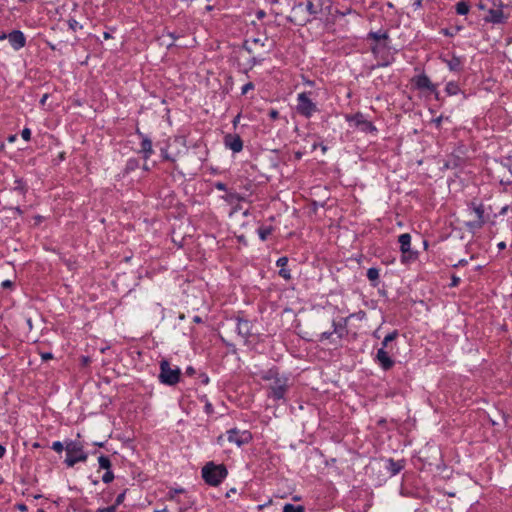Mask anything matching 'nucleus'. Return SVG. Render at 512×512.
<instances>
[{
  "instance_id": "1",
  "label": "nucleus",
  "mask_w": 512,
  "mask_h": 512,
  "mask_svg": "<svg viewBox=\"0 0 512 512\" xmlns=\"http://www.w3.org/2000/svg\"><path fill=\"white\" fill-rule=\"evenodd\" d=\"M261 378L269 382L268 397L274 400H285V395L289 389V377L280 374L277 369H269L264 372Z\"/></svg>"
},
{
  "instance_id": "2",
  "label": "nucleus",
  "mask_w": 512,
  "mask_h": 512,
  "mask_svg": "<svg viewBox=\"0 0 512 512\" xmlns=\"http://www.w3.org/2000/svg\"><path fill=\"white\" fill-rule=\"evenodd\" d=\"M227 469L223 464L208 462L202 468V478L210 486H218L227 476Z\"/></svg>"
},
{
  "instance_id": "3",
  "label": "nucleus",
  "mask_w": 512,
  "mask_h": 512,
  "mask_svg": "<svg viewBox=\"0 0 512 512\" xmlns=\"http://www.w3.org/2000/svg\"><path fill=\"white\" fill-rule=\"evenodd\" d=\"M65 463L68 467H73L78 462H85L88 458L83 449V445L78 441H70L65 446Z\"/></svg>"
},
{
  "instance_id": "4",
  "label": "nucleus",
  "mask_w": 512,
  "mask_h": 512,
  "mask_svg": "<svg viewBox=\"0 0 512 512\" xmlns=\"http://www.w3.org/2000/svg\"><path fill=\"white\" fill-rule=\"evenodd\" d=\"M181 370L179 367L172 368L170 363L163 359L160 361L159 380L169 386L177 384L180 380Z\"/></svg>"
},
{
  "instance_id": "5",
  "label": "nucleus",
  "mask_w": 512,
  "mask_h": 512,
  "mask_svg": "<svg viewBox=\"0 0 512 512\" xmlns=\"http://www.w3.org/2000/svg\"><path fill=\"white\" fill-rule=\"evenodd\" d=\"M309 95L310 93L307 92H302L297 95L296 110L305 118H311L313 114L318 111L316 103L310 99Z\"/></svg>"
},
{
  "instance_id": "6",
  "label": "nucleus",
  "mask_w": 512,
  "mask_h": 512,
  "mask_svg": "<svg viewBox=\"0 0 512 512\" xmlns=\"http://www.w3.org/2000/svg\"><path fill=\"white\" fill-rule=\"evenodd\" d=\"M400 250L402 253L401 262L406 264L416 259L417 254L411 250V236L408 233L401 234L398 237Z\"/></svg>"
},
{
  "instance_id": "7",
  "label": "nucleus",
  "mask_w": 512,
  "mask_h": 512,
  "mask_svg": "<svg viewBox=\"0 0 512 512\" xmlns=\"http://www.w3.org/2000/svg\"><path fill=\"white\" fill-rule=\"evenodd\" d=\"M346 121L351 125L362 132H374L376 131V127L367 119H365L362 113H356L354 115H347Z\"/></svg>"
},
{
  "instance_id": "8",
  "label": "nucleus",
  "mask_w": 512,
  "mask_h": 512,
  "mask_svg": "<svg viewBox=\"0 0 512 512\" xmlns=\"http://www.w3.org/2000/svg\"><path fill=\"white\" fill-rule=\"evenodd\" d=\"M226 434L228 442L236 444L239 447L247 444L252 439L251 433L247 430L241 431L234 428L228 430Z\"/></svg>"
},
{
  "instance_id": "9",
  "label": "nucleus",
  "mask_w": 512,
  "mask_h": 512,
  "mask_svg": "<svg viewBox=\"0 0 512 512\" xmlns=\"http://www.w3.org/2000/svg\"><path fill=\"white\" fill-rule=\"evenodd\" d=\"M7 39L15 51H19L26 45V37L20 30H13L7 34Z\"/></svg>"
},
{
  "instance_id": "10",
  "label": "nucleus",
  "mask_w": 512,
  "mask_h": 512,
  "mask_svg": "<svg viewBox=\"0 0 512 512\" xmlns=\"http://www.w3.org/2000/svg\"><path fill=\"white\" fill-rule=\"evenodd\" d=\"M224 145L226 148L238 153L243 149V141L237 134H227L224 137Z\"/></svg>"
},
{
  "instance_id": "11",
  "label": "nucleus",
  "mask_w": 512,
  "mask_h": 512,
  "mask_svg": "<svg viewBox=\"0 0 512 512\" xmlns=\"http://www.w3.org/2000/svg\"><path fill=\"white\" fill-rule=\"evenodd\" d=\"M375 360L383 370H389L394 366V361L383 348L378 349Z\"/></svg>"
},
{
  "instance_id": "12",
  "label": "nucleus",
  "mask_w": 512,
  "mask_h": 512,
  "mask_svg": "<svg viewBox=\"0 0 512 512\" xmlns=\"http://www.w3.org/2000/svg\"><path fill=\"white\" fill-rule=\"evenodd\" d=\"M137 134L141 137L140 152L143 153L144 159L148 160L154 152L152 148V141L148 136L144 135L140 131H137Z\"/></svg>"
},
{
  "instance_id": "13",
  "label": "nucleus",
  "mask_w": 512,
  "mask_h": 512,
  "mask_svg": "<svg viewBox=\"0 0 512 512\" xmlns=\"http://www.w3.org/2000/svg\"><path fill=\"white\" fill-rule=\"evenodd\" d=\"M503 10L501 8H492L488 10L485 21L493 24H500L505 21Z\"/></svg>"
},
{
  "instance_id": "14",
  "label": "nucleus",
  "mask_w": 512,
  "mask_h": 512,
  "mask_svg": "<svg viewBox=\"0 0 512 512\" xmlns=\"http://www.w3.org/2000/svg\"><path fill=\"white\" fill-rule=\"evenodd\" d=\"M415 86L420 90H429L434 91L435 85L432 84L429 77L425 74H421L415 77L414 79Z\"/></svg>"
},
{
  "instance_id": "15",
  "label": "nucleus",
  "mask_w": 512,
  "mask_h": 512,
  "mask_svg": "<svg viewBox=\"0 0 512 512\" xmlns=\"http://www.w3.org/2000/svg\"><path fill=\"white\" fill-rule=\"evenodd\" d=\"M251 322L244 319H237L236 331L242 338L247 339L251 334Z\"/></svg>"
},
{
  "instance_id": "16",
  "label": "nucleus",
  "mask_w": 512,
  "mask_h": 512,
  "mask_svg": "<svg viewBox=\"0 0 512 512\" xmlns=\"http://www.w3.org/2000/svg\"><path fill=\"white\" fill-rule=\"evenodd\" d=\"M288 263V258L287 257H280L277 261H276V265L278 267H280V271H279V275L286 279V280H289L291 278V275H290V272L288 269L285 268V266L287 265Z\"/></svg>"
},
{
  "instance_id": "17",
  "label": "nucleus",
  "mask_w": 512,
  "mask_h": 512,
  "mask_svg": "<svg viewBox=\"0 0 512 512\" xmlns=\"http://www.w3.org/2000/svg\"><path fill=\"white\" fill-rule=\"evenodd\" d=\"M451 71H459L462 67V60L458 56H452L451 59L443 60Z\"/></svg>"
},
{
  "instance_id": "18",
  "label": "nucleus",
  "mask_w": 512,
  "mask_h": 512,
  "mask_svg": "<svg viewBox=\"0 0 512 512\" xmlns=\"http://www.w3.org/2000/svg\"><path fill=\"white\" fill-rule=\"evenodd\" d=\"M469 209L471 210V213L474 214L475 219L484 220V208H483V205L472 203L471 206L469 207Z\"/></svg>"
},
{
  "instance_id": "19",
  "label": "nucleus",
  "mask_w": 512,
  "mask_h": 512,
  "mask_svg": "<svg viewBox=\"0 0 512 512\" xmlns=\"http://www.w3.org/2000/svg\"><path fill=\"white\" fill-rule=\"evenodd\" d=\"M403 464L399 461H394L393 459L388 460L387 468L391 472L392 475L398 474L403 469Z\"/></svg>"
},
{
  "instance_id": "20",
  "label": "nucleus",
  "mask_w": 512,
  "mask_h": 512,
  "mask_svg": "<svg viewBox=\"0 0 512 512\" xmlns=\"http://www.w3.org/2000/svg\"><path fill=\"white\" fill-rule=\"evenodd\" d=\"M257 232H258L259 238L262 241H265L271 235L272 227H270V226H262V227L258 228Z\"/></svg>"
},
{
  "instance_id": "21",
  "label": "nucleus",
  "mask_w": 512,
  "mask_h": 512,
  "mask_svg": "<svg viewBox=\"0 0 512 512\" xmlns=\"http://www.w3.org/2000/svg\"><path fill=\"white\" fill-rule=\"evenodd\" d=\"M367 278L373 282V286L377 285V280L379 279V269L371 267L367 270Z\"/></svg>"
},
{
  "instance_id": "22",
  "label": "nucleus",
  "mask_w": 512,
  "mask_h": 512,
  "mask_svg": "<svg viewBox=\"0 0 512 512\" xmlns=\"http://www.w3.org/2000/svg\"><path fill=\"white\" fill-rule=\"evenodd\" d=\"M398 337V331L394 330L393 332L386 335L382 341V347L383 349H386L388 347V344L395 340Z\"/></svg>"
},
{
  "instance_id": "23",
  "label": "nucleus",
  "mask_w": 512,
  "mask_h": 512,
  "mask_svg": "<svg viewBox=\"0 0 512 512\" xmlns=\"http://www.w3.org/2000/svg\"><path fill=\"white\" fill-rule=\"evenodd\" d=\"M305 508L302 505H293L287 503L283 507V512H304Z\"/></svg>"
},
{
  "instance_id": "24",
  "label": "nucleus",
  "mask_w": 512,
  "mask_h": 512,
  "mask_svg": "<svg viewBox=\"0 0 512 512\" xmlns=\"http://www.w3.org/2000/svg\"><path fill=\"white\" fill-rule=\"evenodd\" d=\"M369 38H372L374 41H380V40H386L388 38V34L384 31H376V32H370Z\"/></svg>"
},
{
  "instance_id": "25",
  "label": "nucleus",
  "mask_w": 512,
  "mask_h": 512,
  "mask_svg": "<svg viewBox=\"0 0 512 512\" xmlns=\"http://www.w3.org/2000/svg\"><path fill=\"white\" fill-rule=\"evenodd\" d=\"M98 463L101 469L110 470L111 468V461L107 456L101 455L98 458Z\"/></svg>"
},
{
  "instance_id": "26",
  "label": "nucleus",
  "mask_w": 512,
  "mask_h": 512,
  "mask_svg": "<svg viewBox=\"0 0 512 512\" xmlns=\"http://www.w3.org/2000/svg\"><path fill=\"white\" fill-rule=\"evenodd\" d=\"M456 12L459 15H466L469 12V6L467 3L460 1L456 4Z\"/></svg>"
},
{
  "instance_id": "27",
  "label": "nucleus",
  "mask_w": 512,
  "mask_h": 512,
  "mask_svg": "<svg viewBox=\"0 0 512 512\" xmlns=\"http://www.w3.org/2000/svg\"><path fill=\"white\" fill-rule=\"evenodd\" d=\"M485 221L484 220H478V219H475L473 221H469L467 222L466 226L470 229V230H475V229H479L481 228L483 225H484Z\"/></svg>"
},
{
  "instance_id": "28",
  "label": "nucleus",
  "mask_w": 512,
  "mask_h": 512,
  "mask_svg": "<svg viewBox=\"0 0 512 512\" xmlns=\"http://www.w3.org/2000/svg\"><path fill=\"white\" fill-rule=\"evenodd\" d=\"M333 327H334V329H333L332 332H323V333H321L320 338H319L320 341L329 339L333 333H338V328L340 326L338 324H336L335 322H333Z\"/></svg>"
},
{
  "instance_id": "29",
  "label": "nucleus",
  "mask_w": 512,
  "mask_h": 512,
  "mask_svg": "<svg viewBox=\"0 0 512 512\" xmlns=\"http://www.w3.org/2000/svg\"><path fill=\"white\" fill-rule=\"evenodd\" d=\"M184 492V489L182 488H179V489H170L167 493V499L168 500H171V501H175L176 500V496L177 494L179 493H183Z\"/></svg>"
},
{
  "instance_id": "30",
  "label": "nucleus",
  "mask_w": 512,
  "mask_h": 512,
  "mask_svg": "<svg viewBox=\"0 0 512 512\" xmlns=\"http://www.w3.org/2000/svg\"><path fill=\"white\" fill-rule=\"evenodd\" d=\"M458 90H459V88H458L456 83H454V82L447 83L446 91H447L448 94L455 95V94L458 93Z\"/></svg>"
},
{
  "instance_id": "31",
  "label": "nucleus",
  "mask_w": 512,
  "mask_h": 512,
  "mask_svg": "<svg viewBox=\"0 0 512 512\" xmlns=\"http://www.w3.org/2000/svg\"><path fill=\"white\" fill-rule=\"evenodd\" d=\"M114 479V474L111 470H106V472L104 473V475L102 476V481L104 483H110L112 482Z\"/></svg>"
},
{
  "instance_id": "32",
  "label": "nucleus",
  "mask_w": 512,
  "mask_h": 512,
  "mask_svg": "<svg viewBox=\"0 0 512 512\" xmlns=\"http://www.w3.org/2000/svg\"><path fill=\"white\" fill-rule=\"evenodd\" d=\"M125 495H126V490H125V491H123L122 493H120V494L116 497L115 502H114V504H113L112 506H115V508L117 509V508H118V506H120V505L124 502V500H125Z\"/></svg>"
},
{
  "instance_id": "33",
  "label": "nucleus",
  "mask_w": 512,
  "mask_h": 512,
  "mask_svg": "<svg viewBox=\"0 0 512 512\" xmlns=\"http://www.w3.org/2000/svg\"><path fill=\"white\" fill-rule=\"evenodd\" d=\"M68 25H69V28L72 30V31H76L80 28H82V26L80 25V23L75 20V19H69L68 20Z\"/></svg>"
},
{
  "instance_id": "34",
  "label": "nucleus",
  "mask_w": 512,
  "mask_h": 512,
  "mask_svg": "<svg viewBox=\"0 0 512 512\" xmlns=\"http://www.w3.org/2000/svg\"><path fill=\"white\" fill-rule=\"evenodd\" d=\"M52 449L58 453L62 452L64 449V445L60 441H55L52 444Z\"/></svg>"
},
{
  "instance_id": "35",
  "label": "nucleus",
  "mask_w": 512,
  "mask_h": 512,
  "mask_svg": "<svg viewBox=\"0 0 512 512\" xmlns=\"http://www.w3.org/2000/svg\"><path fill=\"white\" fill-rule=\"evenodd\" d=\"M161 156L164 160L172 161V162L175 161V159L170 156V154L168 153V150L166 148H161Z\"/></svg>"
},
{
  "instance_id": "36",
  "label": "nucleus",
  "mask_w": 512,
  "mask_h": 512,
  "mask_svg": "<svg viewBox=\"0 0 512 512\" xmlns=\"http://www.w3.org/2000/svg\"><path fill=\"white\" fill-rule=\"evenodd\" d=\"M253 89H254V84H253L252 82H248V83H246V84L242 87V89H241V93H242V95H245V94H247V93H248V91L253 90Z\"/></svg>"
},
{
  "instance_id": "37",
  "label": "nucleus",
  "mask_w": 512,
  "mask_h": 512,
  "mask_svg": "<svg viewBox=\"0 0 512 512\" xmlns=\"http://www.w3.org/2000/svg\"><path fill=\"white\" fill-rule=\"evenodd\" d=\"M21 136L25 141H29L31 139V130L29 128H24L21 132Z\"/></svg>"
},
{
  "instance_id": "38",
  "label": "nucleus",
  "mask_w": 512,
  "mask_h": 512,
  "mask_svg": "<svg viewBox=\"0 0 512 512\" xmlns=\"http://www.w3.org/2000/svg\"><path fill=\"white\" fill-rule=\"evenodd\" d=\"M116 510L115 506L111 505L104 508H98L95 512H116Z\"/></svg>"
},
{
  "instance_id": "39",
  "label": "nucleus",
  "mask_w": 512,
  "mask_h": 512,
  "mask_svg": "<svg viewBox=\"0 0 512 512\" xmlns=\"http://www.w3.org/2000/svg\"><path fill=\"white\" fill-rule=\"evenodd\" d=\"M40 356L43 361H48L53 358V355L50 352H42Z\"/></svg>"
},
{
  "instance_id": "40",
  "label": "nucleus",
  "mask_w": 512,
  "mask_h": 512,
  "mask_svg": "<svg viewBox=\"0 0 512 512\" xmlns=\"http://www.w3.org/2000/svg\"><path fill=\"white\" fill-rule=\"evenodd\" d=\"M215 188L219 191H226L227 190V186L225 183L223 182H216L215 183Z\"/></svg>"
},
{
  "instance_id": "41",
  "label": "nucleus",
  "mask_w": 512,
  "mask_h": 512,
  "mask_svg": "<svg viewBox=\"0 0 512 512\" xmlns=\"http://www.w3.org/2000/svg\"><path fill=\"white\" fill-rule=\"evenodd\" d=\"M269 117L273 120H276L279 117V112L276 109H271L269 111Z\"/></svg>"
},
{
  "instance_id": "42",
  "label": "nucleus",
  "mask_w": 512,
  "mask_h": 512,
  "mask_svg": "<svg viewBox=\"0 0 512 512\" xmlns=\"http://www.w3.org/2000/svg\"><path fill=\"white\" fill-rule=\"evenodd\" d=\"M442 120H443V116H439V117H437V118H435V119L433 120V123L435 124V126H436L437 128H439V127H440V125H441Z\"/></svg>"
},
{
  "instance_id": "43",
  "label": "nucleus",
  "mask_w": 512,
  "mask_h": 512,
  "mask_svg": "<svg viewBox=\"0 0 512 512\" xmlns=\"http://www.w3.org/2000/svg\"><path fill=\"white\" fill-rule=\"evenodd\" d=\"M272 503V499H269L266 503L258 505V510H263L265 507L269 506Z\"/></svg>"
},
{
  "instance_id": "44",
  "label": "nucleus",
  "mask_w": 512,
  "mask_h": 512,
  "mask_svg": "<svg viewBox=\"0 0 512 512\" xmlns=\"http://www.w3.org/2000/svg\"><path fill=\"white\" fill-rule=\"evenodd\" d=\"M185 373L187 375L191 376V375H193L195 373V369L193 367L189 366V367L186 368Z\"/></svg>"
},
{
  "instance_id": "45",
  "label": "nucleus",
  "mask_w": 512,
  "mask_h": 512,
  "mask_svg": "<svg viewBox=\"0 0 512 512\" xmlns=\"http://www.w3.org/2000/svg\"><path fill=\"white\" fill-rule=\"evenodd\" d=\"M12 286V282L10 280H5L2 282V287L9 288Z\"/></svg>"
},
{
  "instance_id": "46",
  "label": "nucleus",
  "mask_w": 512,
  "mask_h": 512,
  "mask_svg": "<svg viewBox=\"0 0 512 512\" xmlns=\"http://www.w3.org/2000/svg\"><path fill=\"white\" fill-rule=\"evenodd\" d=\"M413 7L415 10L419 9L421 7V0H415L413 3Z\"/></svg>"
},
{
  "instance_id": "47",
  "label": "nucleus",
  "mask_w": 512,
  "mask_h": 512,
  "mask_svg": "<svg viewBox=\"0 0 512 512\" xmlns=\"http://www.w3.org/2000/svg\"><path fill=\"white\" fill-rule=\"evenodd\" d=\"M252 42H253L254 44H260L261 46H264V43H263V42H261V39H259V38H254V39H252Z\"/></svg>"
},
{
  "instance_id": "48",
  "label": "nucleus",
  "mask_w": 512,
  "mask_h": 512,
  "mask_svg": "<svg viewBox=\"0 0 512 512\" xmlns=\"http://www.w3.org/2000/svg\"><path fill=\"white\" fill-rule=\"evenodd\" d=\"M459 282V278L458 277H453L452 278V283H451V286H456Z\"/></svg>"
},
{
  "instance_id": "49",
  "label": "nucleus",
  "mask_w": 512,
  "mask_h": 512,
  "mask_svg": "<svg viewBox=\"0 0 512 512\" xmlns=\"http://www.w3.org/2000/svg\"><path fill=\"white\" fill-rule=\"evenodd\" d=\"M313 7H314L313 3L312 2H308L307 9L310 11V13H313Z\"/></svg>"
},
{
  "instance_id": "50",
  "label": "nucleus",
  "mask_w": 512,
  "mask_h": 512,
  "mask_svg": "<svg viewBox=\"0 0 512 512\" xmlns=\"http://www.w3.org/2000/svg\"><path fill=\"white\" fill-rule=\"evenodd\" d=\"M234 493H236V489H235V488H231V489L226 493V496H227V497H230V496H231V494H234Z\"/></svg>"
},
{
  "instance_id": "51",
  "label": "nucleus",
  "mask_w": 512,
  "mask_h": 512,
  "mask_svg": "<svg viewBox=\"0 0 512 512\" xmlns=\"http://www.w3.org/2000/svg\"><path fill=\"white\" fill-rule=\"evenodd\" d=\"M4 454H5V448L2 445H0V458H2L4 456Z\"/></svg>"
},
{
  "instance_id": "52",
  "label": "nucleus",
  "mask_w": 512,
  "mask_h": 512,
  "mask_svg": "<svg viewBox=\"0 0 512 512\" xmlns=\"http://www.w3.org/2000/svg\"><path fill=\"white\" fill-rule=\"evenodd\" d=\"M18 508H19V510H21V511H26V510H27V507H26V505H24V504H19V505H18Z\"/></svg>"
},
{
  "instance_id": "53",
  "label": "nucleus",
  "mask_w": 512,
  "mask_h": 512,
  "mask_svg": "<svg viewBox=\"0 0 512 512\" xmlns=\"http://www.w3.org/2000/svg\"><path fill=\"white\" fill-rule=\"evenodd\" d=\"M154 512H168V508L164 507L162 509H156V510H154Z\"/></svg>"
},
{
  "instance_id": "54",
  "label": "nucleus",
  "mask_w": 512,
  "mask_h": 512,
  "mask_svg": "<svg viewBox=\"0 0 512 512\" xmlns=\"http://www.w3.org/2000/svg\"><path fill=\"white\" fill-rule=\"evenodd\" d=\"M505 247H506L505 242H500V243H498V248H499V249H504Z\"/></svg>"
},
{
  "instance_id": "55",
  "label": "nucleus",
  "mask_w": 512,
  "mask_h": 512,
  "mask_svg": "<svg viewBox=\"0 0 512 512\" xmlns=\"http://www.w3.org/2000/svg\"><path fill=\"white\" fill-rule=\"evenodd\" d=\"M223 440H224V436H223V435H220V436L218 437V443H219L220 445H222Z\"/></svg>"
},
{
  "instance_id": "56",
  "label": "nucleus",
  "mask_w": 512,
  "mask_h": 512,
  "mask_svg": "<svg viewBox=\"0 0 512 512\" xmlns=\"http://www.w3.org/2000/svg\"><path fill=\"white\" fill-rule=\"evenodd\" d=\"M47 97H48V95H47V94L43 95V97H42V99H41L40 103H41V104H44V103H45V101H46V99H47Z\"/></svg>"
},
{
  "instance_id": "57",
  "label": "nucleus",
  "mask_w": 512,
  "mask_h": 512,
  "mask_svg": "<svg viewBox=\"0 0 512 512\" xmlns=\"http://www.w3.org/2000/svg\"><path fill=\"white\" fill-rule=\"evenodd\" d=\"M193 320L196 323H200L201 322V318L199 316H195Z\"/></svg>"
},
{
  "instance_id": "58",
  "label": "nucleus",
  "mask_w": 512,
  "mask_h": 512,
  "mask_svg": "<svg viewBox=\"0 0 512 512\" xmlns=\"http://www.w3.org/2000/svg\"><path fill=\"white\" fill-rule=\"evenodd\" d=\"M4 39H7V34L1 33L0 34V40H4Z\"/></svg>"
},
{
  "instance_id": "59",
  "label": "nucleus",
  "mask_w": 512,
  "mask_h": 512,
  "mask_svg": "<svg viewBox=\"0 0 512 512\" xmlns=\"http://www.w3.org/2000/svg\"><path fill=\"white\" fill-rule=\"evenodd\" d=\"M211 407H212V406H211V404H210V403L206 404V409H207V411H209V410L211 409Z\"/></svg>"
},
{
  "instance_id": "60",
  "label": "nucleus",
  "mask_w": 512,
  "mask_h": 512,
  "mask_svg": "<svg viewBox=\"0 0 512 512\" xmlns=\"http://www.w3.org/2000/svg\"><path fill=\"white\" fill-rule=\"evenodd\" d=\"M321 149H322V151H323V152H326V149H327V148H326V146L322 145V146H321Z\"/></svg>"
},
{
  "instance_id": "61",
  "label": "nucleus",
  "mask_w": 512,
  "mask_h": 512,
  "mask_svg": "<svg viewBox=\"0 0 512 512\" xmlns=\"http://www.w3.org/2000/svg\"><path fill=\"white\" fill-rule=\"evenodd\" d=\"M373 335H374V337L379 338V333H377V331H375Z\"/></svg>"
},
{
  "instance_id": "62",
  "label": "nucleus",
  "mask_w": 512,
  "mask_h": 512,
  "mask_svg": "<svg viewBox=\"0 0 512 512\" xmlns=\"http://www.w3.org/2000/svg\"><path fill=\"white\" fill-rule=\"evenodd\" d=\"M264 16V12H259V18L263 17Z\"/></svg>"
},
{
  "instance_id": "63",
  "label": "nucleus",
  "mask_w": 512,
  "mask_h": 512,
  "mask_svg": "<svg viewBox=\"0 0 512 512\" xmlns=\"http://www.w3.org/2000/svg\"><path fill=\"white\" fill-rule=\"evenodd\" d=\"M104 37L105 38H109V34L108 33H104Z\"/></svg>"
},
{
  "instance_id": "64",
  "label": "nucleus",
  "mask_w": 512,
  "mask_h": 512,
  "mask_svg": "<svg viewBox=\"0 0 512 512\" xmlns=\"http://www.w3.org/2000/svg\"><path fill=\"white\" fill-rule=\"evenodd\" d=\"M38 512H45V511H44V510H42V509H39V510H38Z\"/></svg>"
}]
</instances>
